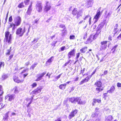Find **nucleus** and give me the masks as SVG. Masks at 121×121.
Returning <instances> with one entry per match:
<instances>
[{"label":"nucleus","instance_id":"f257e3e1","mask_svg":"<svg viewBox=\"0 0 121 121\" xmlns=\"http://www.w3.org/2000/svg\"><path fill=\"white\" fill-rule=\"evenodd\" d=\"M26 31V29L25 27L22 28L20 27L17 29L16 34L20 37H22L24 35Z\"/></svg>","mask_w":121,"mask_h":121},{"label":"nucleus","instance_id":"f03ea898","mask_svg":"<svg viewBox=\"0 0 121 121\" xmlns=\"http://www.w3.org/2000/svg\"><path fill=\"white\" fill-rule=\"evenodd\" d=\"M10 32L8 31H7L5 33V40L6 42L9 44L12 43V36L11 34H10Z\"/></svg>","mask_w":121,"mask_h":121},{"label":"nucleus","instance_id":"7ed1b4c3","mask_svg":"<svg viewBox=\"0 0 121 121\" xmlns=\"http://www.w3.org/2000/svg\"><path fill=\"white\" fill-rule=\"evenodd\" d=\"M82 10H80L78 11L77 8H74L72 11V14L73 16L76 15V18L78 19L79 17L82 16Z\"/></svg>","mask_w":121,"mask_h":121},{"label":"nucleus","instance_id":"20e7f679","mask_svg":"<svg viewBox=\"0 0 121 121\" xmlns=\"http://www.w3.org/2000/svg\"><path fill=\"white\" fill-rule=\"evenodd\" d=\"M14 23L16 26H19L22 22V19L19 16H17L13 18Z\"/></svg>","mask_w":121,"mask_h":121},{"label":"nucleus","instance_id":"39448f33","mask_svg":"<svg viewBox=\"0 0 121 121\" xmlns=\"http://www.w3.org/2000/svg\"><path fill=\"white\" fill-rule=\"evenodd\" d=\"M36 9L39 13L41 12L43 10V5L41 2L38 1L36 5Z\"/></svg>","mask_w":121,"mask_h":121},{"label":"nucleus","instance_id":"423d86ee","mask_svg":"<svg viewBox=\"0 0 121 121\" xmlns=\"http://www.w3.org/2000/svg\"><path fill=\"white\" fill-rule=\"evenodd\" d=\"M29 70V69L28 68H26L25 69L23 70L19 74V77L20 78H23V80L26 77L28 74V73H24L28 71Z\"/></svg>","mask_w":121,"mask_h":121},{"label":"nucleus","instance_id":"0eeeda50","mask_svg":"<svg viewBox=\"0 0 121 121\" xmlns=\"http://www.w3.org/2000/svg\"><path fill=\"white\" fill-rule=\"evenodd\" d=\"M100 8H99L98 9L96 14L94 17L93 19H95V21L94 22L95 23L97 22L99 18L101 15V13L100 12Z\"/></svg>","mask_w":121,"mask_h":121},{"label":"nucleus","instance_id":"6e6552de","mask_svg":"<svg viewBox=\"0 0 121 121\" xmlns=\"http://www.w3.org/2000/svg\"><path fill=\"white\" fill-rule=\"evenodd\" d=\"M13 79L15 82L17 83H22L24 81L23 78H20V77L19 78L16 76H14L13 77Z\"/></svg>","mask_w":121,"mask_h":121},{"label":"nucleus","instance_id":"1a4fd4ad","mask_svg":"<svg viewBox=\"0 0 121 121\" xmlns=\"http://www.w3.org/2000/svg\"><path fill=\"white\" fill-rule=\"evenodd\" d=\"M51 6L50 4H49V2L46 1V5L44 9V11L45 12H47L51 9Z\"/></svg>","mask_w":121,"mask_h":121},{"label":"nucleus","instance_id":"9d476101","mask_svg":"<svg viewBox=\"0 0 121 121\" xmlns=\"http://www.w3.org/2000/svg\"><path fill=\"white\" fill-rule=\"evenodd\" d=\"M78 112V110L76 109L72 110L69 115L68 118L69 119H71L72 118L74 117Z\"/></svg>","mask_w":121,"mask_h":121},{"label":"nucleus","instance_id":"9b49d317","mask_svg":"<svg viewBox=\"0 0 121 121\" xmlns=\"http://www.w3.org/2000/svg\"><path fill=\"white\" fill-rule=\"evenodd\" d=\"M43 88L42 87H38L36 89L33 90L32 91V94L34 95L37 94L39 93H40Z\"/></svg>","mask_w":121,"mask_h":121},{"label":"nucleus","instance_id":"f8f14e48","mask_svg":"<svg viewBox=\"0 0 121 121\" xmlns=\"http://www.w3.org/2000/svg\"><path fill=\"white\" fill-rule=\"evenodd\" d=\"M115 86H112L111 87L109 90L107 91V93H105L104 94V96L105 97H107V94L108 93H111L115 91Z\"/></svg>","mask_w":121,"mask_h":121},{"label":"nucleus","instance_id":"ddd939ff","mask_svg":"<svg viewBox=\"0 0 121 121\" xmlns=\"http://www.w3.org/2000/svg\"><path fill=\"white\" fill-rule=\"evenodd\" d=\"M7 98H8V100L9 101H12L15 98L14 95L13 94H8L5 96V100Z\"/></svg>","mask_w":121,"mask_h":121},{"label":"nucleus","instance_id":"4468645a","mask_svg":"<svg viewBox=\"0 0 121 121\" xmlns=\"http://www.w3.org/2000/svg\"><path fill=\"white\" fill-rule=\"evenodd\" d=\"M76 49H73L70 51L68 54V58H71L72 56H74L75 55Z\"/></svg>","mask_w":121,"mask_h":121},{"label":"nucleus","instance_id":"2eb2a0df","mask_svg":"<svg viewBox=\"0 0 121 121\" xmlns=\"http://www.w3.org/2000/svg\"><path fill=\"white\" fill-rule=\"evenodd\" d=\"M75 104L76 103L79 105H82L84 104V102L82 101L80 97H76Z\"/></svg>","mask_w":121,"mask_h":121},{"label":"nucleus","instance_id":"dca6fc26","mask_svg":"<svg viewBox=\"0 0 121 121\" xmlns=\"http://www.w3.org/2000/svg\"><path fill=\"white\" fill-rule=\"evenodd\" d=\"M32 2H31L30 4L28 7L27 11L26 13V14H27V15H30L31 14V12L32 10Z\"/></svg>","mask_w":121,"mask_h":121},{"label":"nucleus","instance_id":"f3484780","mask_svg":"<svg viewBox=\"0 0 121 121\" xmlns=\"http://www.w3.org/2000/svg\"><path fill=\"white\" fill-rule=\"evenodd\" d=\"M90 77L89 76H87L84 79L82 80L79 83V85H81L83 83L88 82L90 80Z\"/></svg>","mask_w":121,"mask_h":121},{"label":"nucleus","instance_id":"a211bd4d","mask_svg":"<svg viewBox=\"0 0 121 121\" xmlns=\"http://www.w3.org/2000/svg\"><path fill=\"white\" fill-rule=\"evenodd\" d=\"M101 31V30H98L96 29V33L93 36V39L94 40L96 39L100 34H101L100 33Z\"/></svg>","mask_w":121,"mask_h":121},{"label":"nucleus","instance_id":"6ab92c4d","mask_svg":"<svg viewBox=\"0 0 121 121\" xmlns=\"http://www.w3.org/2000/svg\"><path fill=\"white\" fill-rule=\"evenodd\" d=\"M96 102H98V103L100 104L101 103V100L100 98L99 99H96L94 98L93 99V102L92 103V105L93 106H94Z\"/></svg>","mask_w":121,"mask_h":121},{"label":"nucleus","instance_id":"aec40b11","mask_svg":"<svg viewBox=\"0 0 121 121\" xmlns=\"http://www.w3.org/2000/svg\"><path fill=\"white\" fill-rule=\"evenodd\" d=\"M94 85L98 87H102V83L100 81H97L95 83Z\"/></svg>","mask_w":121,"mask_h":121},{"label":"nucleus","instance_id":"412c9836","mask_svg":"<svg viewBox=\"0 0 121 121\" xmlns=\"http://www.w3.org/2000/svg\"><path fill=\"white\" fill-rule=\"evenodd\" d=\"M12 91H13L14 93L16 94L19 92V89H18V87L16 86L13 88Z\"/></svg>","mask_w":121,"mask_h":121},{"label":"nucleus","instance_id":"4be33fe9","mask_svg":"<svg viewBox=\"0 0 121 121\" xmlns=\"http://www.w3.org/2000/svg\"><path fill=\"white\" fill-rule=\"evenodd\" d=\"M10 25L8 27V28H10L13 27L12 30L13 31H14L15 28L16 26L15 25V24L13 23H9Z\"/></svg>","mask_w":121,"mask_h":121},{"label":"nucleus","instance_id":"5701e85b","mask_svg":"<svg viewBox=\"0 0 121 121\" xmlns=\"http://www.w3.org/2000/svg\"><path fill=\"white\" fill-rule=\"evenodd\" d=\"M101 87H96L95 88V91L97 93H99L100 92L102 91L103 90V88Z\"/></svg>","mask_w":121,"mask_h":121},{"label":"nucleus","instance_id":"b1692460","mask_svg":"<svg viewBox=\"0 0 121 121\" xmlns=\"http://www.w3.org/2000/svg\"><path fill=\"white\" fill-rule=\"evenodd\" d=\"M87 47L86 46L85 47L81 49L80 50V51L82 53H84L87 51Z\"/></svg>","mask_w":121,"mask_h":121},{"label":"nucleus","instance_id":"393cba45","mask_svg":"<svg viewBox=\"0 0 121 121\" xmlns=\"http://www.w3.org/2000/svg\"><path fill=\"white\" fill-rule=\"evenodd\" d=\"M66 85L67 84L66 83L61 84L59 85V88L61 90H63L65 89Z\"/></svg>","mask_w":121,"mask_h":121},{"label":"nucleus","instance_id":"a878e982","mask_svg":"<svg viewBox=\"0 0 121 121\" xmlns=\"http://www.w3.org/2000/svg\"><path fill=\"white\" fill-rule=\"evenodd\" d=\"M89 17V24L90 25L91 24V17L89 15H86V16H85L84 18V20H86V19L88 18Z\"/></svg>","mask_w":121,"mask_h":121},{"label":"nucleus","instance_id":"bb28decb","mask_svg":"<svg viewBox=\"0 0 121 121\" xmlns=\"http://www.w3.org/2000/svg\"><path fill=\"white\" fill-rule=\"evenodd\" d=\"M75 97H71L69 98V101L72 103L75 104Z\"/></svg>","mask_w":121,"mask_h":121},{"label":"nucleus","instance_id":"cd10ccee","mask_svg":"<svg viewBox=\"0 0 121 121\" xmlns=\"http://www.w3.org/2000/svg\"><path fill=\"white\" fill-rule=\"evenodd\" d=\"M92 41V40L91 39V38L89 37L85 42V43L86 44H88L89 43H91Z\"/></svg>","mask_w":121,"mask_h":121},{"label":"nucleus","instance_id":"c85d7f7f","mask_svg":"<svg viewBox=\"0 0 121 121\" xmlns=\"http://www.w3.org/2000/svg\"><path fill=\"white\" fill-rule=\"evenodd\" d=\"M61 35L62 36L65 35L67 33L66 29H63L61 30Z\"/></svg>","mask_w":121,"mask_h":121},{"label":"nucleus","instance_id":"c756f323","mask_svg":"<svg viewBox=\"0 0 121 121\" xmlns=\"http://www.w3.org/2000/svg\"><path fill=\"white\" fill-rule=\"evenodd\" d=\"M17 7L20 8H24L25 7V5L24 4L23 2H22L19 4L17 6Z\"/></svg>","mask_w":121,"mask_h":121},{"label":"nucleus","instance_id":"7c9ffc66","mask_svg":"<svg viewBox=\"0 0 121 121\" xmlns=\"http://www.w3.org/2000/svg\"><path fill=\"white\" fill-rule=\"evenodd\" d=\"M104 24H102L101 23L99 24L97 28V29L101 30V29L104 27Z\"/></svg>","mask_w":121,"mask_h":121},{"label":"nucleus","instance_id":"2f4dec72","mask_svg":"<svg viewBox=\"0 0 121 121\" xmlns=\"http://www.w3.org/2000/svg\"><path fill=\"white\" fill-rule=\"evenodd\" d=\"M118 46V45H117L115 46L112 48L111 49V50L112 51V53H114L116 51V49Z\"/></svg>","mask_w":121,"mask_h":121},{"label":"nucleus","instance_id":"473e14b6","mask_svg":"<svg viewBox=\"0 0 121 121\" xmlns=\"http://www.w3.org/2000/svg\"><path fill=\"white\" fill-rule=\"evenodd\" d=\"M38 64V63L36 62L32 64L30 67V69L33 70L34 68L36 67Z\"/></svg>","mask_w":121,"mask_h":121},{"label":"nucleus","instance_id":"72a5a7b5","mask_svg":"<svg viewBox=\"0 0 121 121\" xmlns=\"http://www.w3.org/2000/svg\"><path fill=\"white\" fill-rule=\"evenodd\" d=\"M11 47H10L9 49H8L7 50V52L5 53V54L6 55L8 56L10 54V52L11 51Z\"/></svg>","mask_w":121,"mask_h":121},{"label":"nucleus","instance_id":"f704fd0d","mask_svg":"<svg viewBox=\"0 0 121 121\" xmlns=\"http://www.w3.org/2000/svg\"><path fill=\"white\" fill-rule=\"evenodd\" d=\"M59 27L60 28H63V29H65L66 28L65 25L62 24H60Z\"/></svg>","mask_w":121,"mask_h":121},{"label":"nucleus","instance_id":"c9c22d12","mask_svg":"<svg viewBox=\"0 0 121 121\" xmlns=\"http://www.w3.org/2000/svg\"><path fill=\"white\" fill-rule=\"evenodd\" d=\"M53 56H52L48 60H47L46 62V64H47L48 63H51L52 62V58H53Z\"/></svg>","mask_w":121,"mask_h":121},{"label":"nucleus","instance_id":"e433bc0d","mask_svg":"<svg viewBox=\"0 0 121 121\" xmlns=\"http://www.w3.org/2000/svg\"><path fill=\"white\" fill-rule=\"evenodd\" d=\"M113 118L112 116H108V118L106 119L107 121H111Z\"/></svg>","mask_w":121,"mask_h":121},{"label":"nucleus","instance_id":"4c0bfd02","mask_svg":"<svg viewBox=\"0 0 121 121\" xmlns=\"http://www.w3.org/2000/svg\"><path fill=\"white\" fill-rule=\"evenodd\" d=\"M37 85V83L36 82L33 83L31 85L32 88H33L36 87Z\"/></svg>","mask_w":121,"mask_h":121},{"label":"nucleus","instance_id":"58836bf2","mask_svg":"<svg viewBox=\"0 0 121 121\" xmlns=\"http://www.w3.org/2000/svg\"><path fill=\"white\" fill-rule=\"evenodd\" d=\"M108 42L107 41H102L100 43V44L102 45L106 44Z\"/></svg>","mask_w":121,"mask_h":121},{"label":"nucleus","instance_id":"ea45409f","mask_svg":"<svg viewBox=\"0 0 121 121\" xmlns=\"http://www.w3.org/2000/svg\"><path fill=\"white\" fill-rule=\"evenodd\" d=\"M46 72H44L42 73H41L40 74L39 76V77L41 79H42V78L43 77L44 75L46 74Z\"/></svg>","mask_w":121,"mask_h":121},{"label":"nucleus","instance_id":"a19ab883","mask_svg":"<svg viewBox=\"0 0 121 121\" xmlns=\"http://www.w3.org/2000/svg\"><path fill=\"white\" fill-rule=\"evenodd\" d=\"M30 0H25L24 1V3L26 5H28L29 3Z\"/></svg>","mask_w":121,"mask_h":121},{"label":"nucleus","instance_id":"79ce46f5","mask_svg":"<svg viewBox=\"0 0 121 121\" xmlns=\"http://www.w3.org/2000/svg\"><path fill=\"white\" fill-rule=\"evenodd\" d=\"M4 63L3 62H0V69L2 66L4 67Z\"/></svg>","mask_w":121,"mask_h":121},{"label":"nucleus","instance_id":"37998d69","mask_svg":"<svg viewBox=\"0 0 121 121\" xmlns=\"http://www.w3.org/2000/svg\"><path fill=\"white\" fill-rule=\"evenodd\" d=\"M65 49H66L65 46H63L60 48V50L59 51L60 52V51H63L64 50H65Z\"/></svg>","mask_w":121,"mask_h":121},{"label":"nucleus","instance_id":"c03bdc74","mask_svg":"<svg viewBox=\"0 0 121 121\" xmlns=\"http://www.w3.org/2000/svg\"><path fill=\"white\" fill-rule=\"evenodd\" d=\"M4 93V92H2V93L0 94V102H2L3 101V97L1 96Z\"/></svg>","mask_w":121,"mask_h":121},{"label":"nucleus","instance_id":"a18cd8bd","mask_svg":"<svg viewBox=\"0 0 121 121\" xmlns=\"http://www.w3.org/2000/svg\"><path fill=\"white\" fill-rule=\"evenodd\" d=\"M70 60H69L68 61V62L66 63L64 65H63V67H64L70 63Z\"/></svg>","mask_w":121,"mask_h":121},{"label":"nucleus","instance_id":"49530a36","mask_svg":"<svg viewBox=\"0 0 121 121\" xmlns=\"http://www.w3.org/2000/svg\"><path fill=\"white\" fill-rule=\"evenodd\" d=\"M7 77V76L6 75H3L2 76V80H4Z\"/></svg>","mask_w":121,"mask_h":121},{"label":"nucleus","instance_id":"de8ad7c7","mask_svg":"<svg viewBox=\"0 0 121 121\" xmlns=\"http://www.w3.org/2000/svg\"><path fill=\"white\" fill-rule=\"evenodd\" d=\"M75 38V36L74 35H70V36L69 39H74Z\"/></svg>","mask_w":121,"mask_h":121},{"label":"nucleus","instance_id":"09e8293b","mask_svg":"<svg viewBox=\"0 0 121 121\" xmlns=\"http://www.w3.org/2000/svg\"><path fill=\"white\" fill-rule=\"evenodd\" d=\"M13 20V18L12 16H10L9 18V22H11Z\"/></svg>","mask_w":121,"mask_h":121},{"label":"nucleus","instance_id":"8fccbe9b","mask_svg":"<svg viewBox=\"0 0 121 121\" xmlns=\"http://www.w3.org/2000/svg\"><path fill=\"white\" fill-rule=\"evenodd\" d=\"M38 41V39L35 38L32 42L34 43H35L37 42Z\"/></svg>","mask_w":121,"mask_h":121},{"label":"nucleus","instance_id":"3c124183","mask_svg":"<svg viewBox=\"0 0 121 121\" xmlns=\"http://www.w3.org/2000/svg\"><path fill=\"white\" fill-rule=\"evenodd\" d=\"M14 56V54H12L10 55L9 57V60H11L13 57V56Z\"/></svg>","mask_w":121,"mask_h":121},{"label":"nucleus","instance_id":"603ef678","mask_svg":"<svg viewBox=\"0 0 121 121\" xmlns=\"http://www.w3.org/2000/svg\"><path fill=\"white\" fill-rule=\"evenodd\" d=\"M80 52H79V53H77L76 54V59H78V58L80 56Z\"/></svg>","mask_w":121,"mask_h":121},{"label":"nucleus","instance_id":"864d4df0","mask_svg":"<svg viewBox=\"0 0 121 121\" xmlns=\"http://www.w3.org/2000/svg\"><path fill=\"white\" fill-rule=\"evenodd\" d=\"M117 86L118 87H121V83L118 82L117 83Z\"/></svg>","mask_w":121,"mask_h":121},{"label":"nucleus","instance_id":"5fc2aeb1","mask_svg":"<svg viewBox=\"0 0 121 121\" xmlns=\"http://www.w3.org/2000/svg\"><path fill=\"white\" fill-rule=\"evenodd\" d=\"M2 92H4L2 90V86L1 85H0V93H2Z\"/></svg>","mask_w":121,"mask_h":121},{"label":"nucleus","instance_id":"6e6d98bb","mask_svg":"<svg viewBox=\"0 0 121 121\" xmlns=\"http://www.w3.org/2000/svg\"><path fill=\"white\" fill-rule=\"evenodd\" d=\"M62 74V73H61L59 75H58L57 76H56V80H58L59 78L60 77Z\"/></svg>","mask_w":121,"mask_h":121},{"label":"nucleus","instance_id":"4d7b16f0","mask_svg":"<svg viewBox=\"0 0 121 121\" xmlns=\"http://www.w3.org/2000/svg\"><path fill=\"white\" fill-rule=\"evenodd\" d=\"M96 69H95L94 71H93L92 73H91V75L90 76V78L94 74L95 72H96Z\"/></svg>","mask_w":121,"mask_h":121},{"label":"nucleus","instance_id":"13d9d810","mask_svg":"<svg viewBox=\"0 0 121 121\" xmlns=\"http://www.w3.org/2000/svg\"><path fill=\"white\" fill-rule=\"evenodd\" d=\"M117 38L119 40L121 39V33L117 37Z\"/></svg>","mask_w":121,"mask_h":121},{"label":"nucleus","instance_id":"bf43d9fd","mask_svg":"<svg viewBox=\"0 0 121 121\" xmlns=\"http://www.w3.org/2000/svg\"><path fill=\"white\" fill-rule=\"evenodd\" d=\"M112 37L110 35L109 36V37H108V40H109L110 41H111L112 40Z\"/></svg>","mask_w":121,"mask_h":121},{"label":"nucleus","instance_id":"052dcab7","mask_svg":"<svg viewBox=\"0 0 121 121\" xmlns=\"http://www.w3.org/2000/svg\"><path fill=\"white\" fill-rule=\"evenodd\" d=\"M41 79L39 77L35 80V81H38Z\"/></svg>","mask_w":121,"mask_h":121},{"label":"nucleus","instance_id":"680f3d73","mask_svg":"<svg viewBox=\"0 0 121 121\" xmlns=\"http://www.w3.org/2000/svg\"><path fill=\"white\" fill-rule=\"evenodd\" d=\"M39 20V19H37L35 20L34 23H37L38 21Z\"/></svg>","mask_w":121,"mask_h":121},{"label":"nucleus","instance_id":"e2e57ef3","mask_svg":"<svg viewBox=\"0 0 121 121\" xmlns=\"http://www.w3.org/2000/svg\"><path fill=\"white\" fill-rule=\"evenodd\" d=\"M54 121H61V119L59 117L56 120Z\"/></svg>","mask_w":121,"mask_h":121},{"label":"nucleus","instance_id":"0e129e2a","mask_svg":"<svg viewBox=\"0 0 121 121\" xmlns=\"http://www.w3.org/2000/svg\"><path fill=\"white\" fill-rule=\"evenodd\" d=\"M87 38V34H86L84 35V36L83 37V39H85L86 38Z\"/></svg>","mask_w":121,"mask_h":121},{"label":"nucleus","instance_id":"69168bd1","mask_svg":"<svg viewBox=\"0 0 121 121\" xmlns=\"http://www.w3.org/2000/svg\"><path fill=\"white\" fill-rule=\"evenodd\" d=\"M32 102V100H31L30 102L27 105V107H28L29 106L30 104Z\"/></svg>","mask_w":121,"mask_h":121},{"label":"nucleus","instance_id":"338daca9","mask_svg":"<svg viewBox=\"0 0 121 121\" xmlns=\"http://www.w3.org/2000/svg\"><path fill=\"white\" fill-rule=\"evenodd\" d=\"M118 27V24H117L115 25V29H117V27Z\"/></svg>","mask_w":121,"mask_h":121},{"label":"nucleus","instance_id":"774afa93","mask_svg":"<svg viewBox=\"0 0 121 121\" xmlns=\"http://www.w3.org/2000/svg\"><path fill=\"white\" fill-rule=\"evenodd\" d=\"M78 79H79V77H77L75 78V79H74V81H78Z\"/></svg>","mask_w":121,"mask_h":121}]
</instances>
